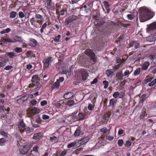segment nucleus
<instances>
[{
	"mask_svg": "<svg viewBox=\"0 0 156 156\" xmlns=\"http://www.w3.org/2000/svg\"><path fill=\"white\" fill-rule=\"evenodd\" d=\"M152 12L145 9H143L140 15V19L141 22H144L149 20L153 17Z\"/></svg>",
	"mask_w": 156,
	"mask_h": 156,
	"instance_id": "obj_1",
	"label": "nucleus"
},
{
	"mask_svg": "<svg viewBox=\"0 0 156 156\" xmlns=\"http://www.w3.org/2000/svg\"><path fill=\"white\" fill-rule=\"evenodd\" d=\"M32 146V145L30 143H26L23 147L19 149L20 152L21 154H25L28 152Z\"/></svg>",
	"mask_w": 156,
	"mask_h": 156,
	"instance_id": "obj_2",
	"label": "nucleus"
},
{
	"mask_svg": "<svg viewBox=\"0 0 156 156\" xmlns=\"http://www.w3.org/2000/svg\"><path fill=\"white\" fill-rule=\"evenodd\" d=\"M85 52L86 54L90 57L92 60L94 61L95 60L94 54L91 49H89L85 51Z\"/></svg>",
	"mask_w": 156,
	"mask_h": 156,
	"instance_id": "obj_3",
	"label": "nucleus"
},
{
	"mask_svg": "<svg viewBox=\"0 0 156 156\" xmlns=\"http://www.w3.org/2000/svg\"><path fill=\"white\" fill-rule=\"evenodd\" d=\"M52 58L51 57H49L47 59H44L43 60L44 64V68H48L49 67V64L53 61Z\"/></svg>",
	"mask_w": 156,
	"mask_h": 156,
	"instance_id": "obj_4",
	"label": "nucleus"
},
{
	"mask_svg": "<svg viewBox=\"0 0 156 156\" xmlns=\"http://www.w3.org/2000/svg\"><path fill=\"white\" fill-rule=\"evenodd\" d=\"M78 18V17L74 15L71 16L66 19L65 23L68 24L73 21L76 20Z\"/></svg>",
	"mask_w": 156,
	"mask_h": 156,
	"instance_id": "obj_5",
	"label": "nucleus"
},
{
	"mask_svg": "<svg viewBox=\"0 0 156 156\" xmlns=\"http://www.w3.org/2000/svg\"><path fill=\"white\" fill-rule=\"evenodd\" d=\"M81 74L82 77V79L84 81L86 80L88 76V73L84 70H82L81 71Z\"/></svg>",
	"mask_w": 156,
	"mask_h": 156,
	"instance_id": "obj_6",
	"label": "nucleus"
},
{
	"mask_svg": "<svg viewBox=\"0 0 156 156\" xmlns=\"http://www.w3.org/2000/svg\"><path fill=\"white\" fill-rule=\"evenodd\" d=\"M89 140V139L87 137L83 138L81 140L77 142L79 146L83 145L86 143Z\"/></svg>",
	"mask_w": 156,
	"mask_h": 156,
	"instance_id": "obj_7",
	"label": "nucleus"
},
{
	"mask_svg": "<svg viewBox=\"0 0 156 156\" xmlns=\"http://www.w3.org/2000/svg\"><path fill=\"white\" fill-rule=\"evenodd\" d=\"M149 30H154L156 29V22L151 23L148 27Z\"/></svg>",
	"mask_w": 156,
	"mask_h": 156,
	"instance_id": "obj_8",
	"label": "nucleus"
},
{
	"mask_svg": "<svg viewBox=\"0 0 156 156\" xmlns=\"http://www.w3.org/2000/svg\"><path fill=\"white\" fill-rule=\"evenodd\" d=\"M114 72L112 71L110 69H107L106 71V74L108 77L112 78L113 76V74Z\"/></svg>",
	"mask_w": 156,
	"mask_h": 156,
	"instance_id": "obj_9",
	"label": "nucleus"
},
{
	"mask_svg": "<svg viewBox=\"0 0 156 156\" xmlns=\"http://www.w3.org/2000/svg\"><path fill=\"white\" fill-rule=\"evenodd\" d=\"M37 41L34 39H31L30 40L29 44L31 46L35 47L36 45Z\"/></svg>",
	"mask_w": 156,
	"mask_h": 156,
	"instance_id": "obj_10",
	"label": "nucleus"
},
{
	"mask_svg": "<svg viewBox=\"0 0 156 156\" xmlns=\"http://www.w3.org/2000/svg\"><path fill=\"white\" fill-rule=\"evenodd\" d=\"M78 146V145L77 142H73L68 144L67 147L68 148H70L73 147V148H76Z\"/></svg>",
	"mask_w": 156,
	"mask_h": 156,
	"instance_id": "obj_11",
	"label": "nucleus"
},
{
	"mask_svg": "<svg viewBox=\"0 0 156 156\" xmlns=\"http://www.w3.org/2000/svg\"><path fill=\"white\" fill-rule=\"evenodd\" d=\"M123 76L122 72H119L117 73L116 76L119 80H121L122 79Z\"/></svg>",
	"mask_w": 156,
	"mask_h": 156,
	"instance_id": "obj_12",
	"label": "nucleus"
},
{
	"mask_svg": "<svg viewBox=\"0 0 156 156\" xmlns=\"http://www.w3.org/2000/svg\"><path fill=\"white\" fill-rule=\"evenodd\" d=\"M150 65V63L148 62H145L143 65L142 69L143 70H146Z\"/></svg>",
	"mask_w": 156,
	"mask_h": 156,
	"instance_id": "obj_13",
	"label": "nucleus"
},
{
	"mask_svg": "<svg viewBox=\"0 0 156 156\" xmlns=\"http://www.w3.org/2000/svg\"><path fill=\"white\" fill-rule=\"evenodd\" d=\"M147 41L152 42L156 40V36L151 35L147 38Z\"/></svg>",
	"mask_w": 156,
	"mask_h": 156,
	"instance_id": "obj_14",
	"label": "nucleus"
},
{
	"mask_svg": "<svg viewBox=\"0 0 156 156\" xmlns=\"http://www.w3.org/2000/svg\"><path fill=\"white\" fill-rule=\"evenodd\" d=\"M73 95V94L72 92H69L65 94L64 96L65 98L68 99L72 97Z\"/></svg>",
	"mask_w": 156,
	"mask_h": 156,
	"instance_id": "obj_15",
	"label": "nucleus"
},
{
	"mask_svg": "<svg viewBox=\"0 0 156 156\" xmlns=\"http://www.w3.org/2000/svg\"><path fill=\"white\" fill-rule=\"evenodd\" d=\"M60 82L58 80H57V81L52 85L51 88L53 90L55 88H58L59 86Z\"/></svg>",
	"mask_w": 156,
	"mask_h": 156,
	"instance_id": "obj_16",
	"label": "nucleus"
},
{
	"mask_svg": "<svg viewBox=\"0 0 156 156\" xmlns=\"http://www.w3.org/2000/svg\"><path fill=\"white\" fill-rule=\"evenodd\" d=\"M2 41L3 42H15L13 40V39L9 38L6 39L5 38H3L2 39Z\"/></svg>",
	"mask_w": 156,
	"mask_h": 156,
	"instance_id": "obj_17",
	"label": "nucleus"
},
{
	"mask_svg": "<svg viewBox=\"0 0 156 156\" xmlns=\"http://www.w3.org/2000/svg\"><path fill=\"white\" fill-rule=\"evenodd\" d=\"M13 40H14L15 42L16 41L20 42L21 43H23V41L22 40L21 37L18 36H16L14 38V39Z\"/></svg>",
	"mask_w": 156,
	"mask_h": 156,
	"instance_id": "obj_18",
	"label": "nucleus"
},
{
	"mask_svg": "<svg viewBox=\"0 0 156 156\" xmlns=\"http://www.w3.org/2000/svg\"><path fill=\"white\" fill-rule=\"evenodd\" d=\"M60 72L62 74H66L67 72V69L66 66H62L59 69Z\"/></svg>",
	"mask_w": 156,
	"mask_h": 156,
	"instance_id": "obj_19",
	"label": "nucleus"
},
{
	"mask_svg": "<svg viewBox=\"0 0 156 156\" xmlns=\"http://www.w3.org/2000/svg\"><path fill=\"white\" fill-rule=\"evenodd\" d=\"M80 132V127H78L75 131L74 135L76 136H79Z\"/></svg>",
	"mask_w": 156,
	"mask_h": 156,
	"instance_id": "obj_20",
	"label": "nucleus"
},
{
	"mask_svg": "<svg viewBox=\"0 0 156 156\" xmlns=\"http://www.w3.org/2000/svg\"><path fill=\"white\" fill-rule=\"evenodd\" d=\"M40 110L36 108V107H34L32 110V113L34 114H36L40 112Z\"/></svg>",
	"mask_w": 156,
	"mask_h": 156,
	"instance_id": "obj_21",
	"label": "nucleus"
},
{
	"mask_svg": "<svg viewBox=\"0 0 156 156\" xmlns=\"http://www.w3.org/2000/svg\"><path fill=\"white\" fill-rule=\"evenodd\" d=\"M41 133H36L34 135L33 138L35 140L38 139L41 136Z\"/></svg>",
	"mask_w": 156,
	"mask_h": 156,
	"instance_id": "obj_22",
	"label": "nucleus"
},
{
	"mask_svg": "<svg viewBox=\"0 0 156 156\" xmlns=\"http://www.w3.org/2000/svg\"><path fill=\"white\" fill-rule=\"evenodd\" d=\"M18 128L19 129H21L24 128L25 127V124L23 121L20 122L18 124Z\"/></svg>",
	"mask_w": 156,
	"mask_h": 156,
	"instance_id": "obj_23",
	"label": "nucleus"
},
{
	"mask_svg": "<svg viewBox=\"0 0 156 156\" xmlns=\"http://www.w3.org/2000/svg\"><path fill=\"white\" fill-rule=\"evenodd\" d=\"M131 44V46H134V47L136 48H137L139 46V44L138 43L136 42L135 41L132 42Z\"/></svg>",
	"mask_w": 156,
	"mask_h": 156,
	"instance_id": "obj_24",
	"label": "nucleus"
},
{
	"mask_svg": "<svg viewBox=\"0 0 156 156\" xmlns=\"http://www.w3.org/2000/svg\"><path fill=\"white\" fill-rule=\"evenodd\" d=\"M35 17L37 19H39L41 22L43 21L44 20V18L42 17V16L39 14H36Z\"/></svg>",
	"mask_w": 156,
	"mask_h": 156,
	"instance_id": "obj_25",
	"label": "nucleus"
},
{
	"mask_svg": "<svg viewBox=\"0 0 156 156\" xmlns=\"http://www.w3.org/2000/svg\"><path fill=\"white\" fill-rule=\"evenodd\" d=\"M16 15H17L16 12L13 11L10 13V17L11 18H14L16 16Z\"/></svg>",
	"mask_w": 156,
	"mask_h": 156,
	"instance_id": "obj_26",
	"label": "nucleus"
},
{
	"mask_svg": "<svg viewBox=\"0 0 156 156\" xmlns=\"http://www.w3.org/2000/svg\"><path fill=\"white\" fill-rule=\"evenodd\" d=\"M38 77L37 75H34L32 77V80H31V82L33 83H34L36 80H38Z\"/></svg>",
	"mask_w": 156,
	"mask_h": 156,
	"instance_id": "obj_27",
	"label": "nucleus"
},
{
	"mask_svg": "<svg viewBox=\"0 0 156 156\" xmlns=\"http://www.w3.org/2000/svg\"><path fill=\"white\" fill-rule=\"evenodd\" d=\"M139 54L137 53L136 52L134 51L133 52H130L129 53V55L130 56L131 55H133V58H134L136 56H138Z\"/></svg>",
	"mask_w": 156,
	"mask_h": 156,
	"instance_id": "obj_28",
	"label": "nucleus"
},
{
	"mask_svg": "<svg viewBox=\"0 0 156 156\" xmlns=\"http://www.w3.org/2000/svg\"><path fill=\"white\" fill-rule=\"evenodd\" d=\"M10 30H11L10 28H7L5 30L2 31L0 33L2 34H4L6 33H8L9 32Z\"/></svg>",
	"mask_w": 156,
	"mask_h": 156,
	"instance_id": "obj_29",
	"label": "nucleus"
},
{
	"mask_svg": "<svg viewBox=\"0 0 156 156\" xmlns=\"http://www.w3.org/2000/svg\"><path fill=\"white\" fill-rule=\"evenodd\" d=\"M74 104V101L73 100H69L67 102V105L70 106H72Z\"/></svg>",
	"mask_w": 156,
	"mask_h": 156,
	"instance_id": "obj_30",
	"label": "nucleus"
},
{
	"mask_svg": "<svg viewBox=\"0 0 156 156\" xmlns=\"http://www.w3.org/2000/svg\"><path fill=\"white\" fill-rule=\"evenodd\" d=\"M115 101V100L114 98L111 99L109 101V105L108 106H113L114 105Z\"/></svg>",
	"mask_w": 156,
	"mask_h": 156,
	"instance_id": "obj_31",
	"label": "nucleus"
},
{
	"mask_svg": "<svg viewBox=\"0 0 156 156\" xmlns=\"http://www.w3.org/2000/svg\"><path fill=\"white\" fill-rule=\"evenodd\" d=\"M156 83V79H154L153 81H151L148 84L149 86H152Z\"/></svg>",
	"mask_w": 156,
	"mask_h": 156,
	"instance_id": "obj_32",
	"label": "nucleus"
},
{
	"mask_svg": "<svg viewBox=\"0 0 156 156\" xmlns=\"http://www.w3.org/2000/svg\"><path fill=\"white\" fill-rule=\"evenodd\" d=\"M5 141V140L4 138H2L0 139V145L2 146L3 145Z\"/></svg>",
	"mask_w": 156,
	"mask_h": 156,
	"instance_id": "obj_33",
	"label": "nucleus"
},
{
	"mask_svg": "<svg viewBox=\"0 0 156 156\" xmlns=\"http://www.w3.org/2000/svg\"><path fill=\"white\" fill-rule=\"evenodd\" d=\"M140 68H138L134 72V75L136 76L138 75L140 73Z\"/></svg>",
	"mask_w": 156,
	"mask_h": 156,
	"instance_id": "obj_34",
	"label": "nucleus"
},
{
	"mask_svg": "<svg viewBox=\"0 0 156 156\" xmlns=\"http://www.w3.org/2000/svg\"><path fill=\"white\" fill-rule=\"evenodd\" d=\"M110 116V114L106 113L104 115L103 118L105 120H108V119Z\"/></svg>",
	"mask_w": 156,
	"mask_h": 156,
	"instance_id": "obj_35",
	"label": "nucleus"
},
{
	"mask_svg": "<svg viewBox=\"0 0 156 156\" xmlns=\"http://www.w3.org/2000/svg\"><path fill=\"white\" fill-rule=\"evenodd\" d=\"M153 78V77H151L148 78L144 80L145 83H147L151 81Z\"/></svg>",
	"mask_w": 156,
	"mask_h": 156,
	"instance_id": "obj_36",
	"label": "nucleus"
},
{
	"mask_svg": "<svg viewBox=\"0 0 156 156\" xmlns=\"http://www.w3.org/2000/svg\"><path fill=\"white\" fill-rule=\"evenodd\" d=\"M28 96L27 95H24L21 98V100L24 102L27 100L28 98Z\"/></svg>",
	"mask_w": 156,
	"mask_h": 156,
	"instance_id": "obj_37",
	"label": "nucleus"
},
{
	"mask_svg": "<svg viewBox=\"0 0 156 156\" xmlns=\"http://www.w3.org/2000/svg\"><path fill=\"white\" fill-rule=\"evenodd\" d=\"M146 95L145 94H143L140 98V101H141L142 103L145 101V99Z\"/></svg>",
	"mask_w": 156,
	"mask_h": 156,
	"instance_id": "obj_38",
	"label": "nucleus"
},
{
	"mask_svg": "<svg viewBox=\"0 0 156 156\" xmlns=\"http://www.w3.org/2000/svg\"><path fill=\"white\" fill-rule=\"evenodd\" d=\"M118 144L119 145V147H121L123 144V141L122 140H118Z\"/></svg>",
	"mask_w": 156,
	"mask_h": 156,
	"instance_id": "obj_39",
	"label": "nucleus"
},
{
	"mask_svg": "<svg viewBox=\"0 0 156 156\" xmlns=\"http://www.w3.org/2000/svg\"><path fill=\"white\" fill-rule=\"evenodd\" d=\"M103 84L105 85L104 88H107L108 87V82L107 81L105 80L103 81Z\"/></svg>",
	"mask_w": 156,
	"mask_h": 156,
	"instance_id": "obj_40",
	"label": "nucleus"
},
{
	"mask_svg": "<svg viewBox=\"0 0 156 156\" xmlns=\"http://www.w3.org/2000/svg\"><path fill=\"white\" fill-rule=\"evenodd\" d=\"M57 137L55 136H54L53 137H50L49 139L51 142H55V140L57 139Z\"/></svg>",
	"mask_w": 156,
	"mask_h": 156,
	"instance_id": "obj_41",
	"label": "nucleus"
},
{
	"mask_svg": "<svg viewBox=\"0 0 156 156\" xmlns=\"http://www.w3.org/2000/svg\"><path fill=\"white\" fill-rule=\"evenodd\" d=\"M101 132H103L105 134L108 132V129L106 128H104L101 129Z\"/></svg>",
	"mask_w": 156,
	"mask_h": 156,
	"instance_id": "obj_42",
	"label": "nucleus"
},
{
	"mask_svg": "<svg viewBox=\"0 0 156 156\" xmlns=\"http://www.w3.org/2000/svg\"><path fill=\"white\" fill-rule=\"evenodd\" d=\"M14 51L17 53H20L22 51L21 48H16L14 49Z\"/></svg>",
	"mask_w": 156,
	"mask_h": 156,
	"instance_id": "obj_43",
	"label": "nucleus"
},
{
	"mask_svg": "<svg viewBox=\"0 0 156 156\" xmlns=\"http://www.w3.org/2000/svg\"><path fill=\"white\" fill-rule=\"evenodd\" d=\"M120 94L118 92H116L114 93L113 95V97L116 98H117L119 95Z\"/></svg>",
	"mask_w": 156,
	"mask_h": 156,
	"instance_id": "obj_44",
	"label": "nucleus"
},
{
	"mask_svg": "<svg viewBox=\"0 0 156 156\" xmlns=\"http://www.w3.org/2000/svg\"><path fill=\"white\" fill-rule=\"evenodd\" d=\"M0 133L1 135H2L5 137H7L8 136L7 134V133L4 132L3 131H0Z\"/></svg>",
	"mask_w": 156,
	"mask_h": 156,
	"instance_id": "obj_45",
	"label": "nucleus"
},
{
	"mask_svg": "<svg viewBox=\"0 0 156 156\" xmlns=\"http://www.w3.org/2000/svg\"><path fill=\"white\" fill-rule=\"evenodd\" d=\"M94 107L93 105L90 104L88 106V109L90 110H92L94 109Z\"/></svg>",
	"mask_w": 156,
	"mask_h": 156,
	"instance_id": "obj_46",
	"label": "nucleus"
},
{
	"mask_svg": "<svg viewBox=\"0 0 156 156\" xmlns=\"http://www.w3.org/2000/svg\"><path fill=\"white\" fill-rule=\"evenodd\" d=\"M78 116L79 118L81 119H83L84 118V116L83 115V114L80 113L79 114Z\"/></svg>",
	"mask_w": 156,
	"mask_h": 156,
	"instance_id": "obj_47",
	"label": "nucleus"
},
{
	"mask_svg": "<svg viewBox=\"0 0 156 156\" xmlns=\"http://www.w3.org/2000/svg\"><path fill=\"white\" fill-rule=\"evenodd\" d=\"M27 56L28 57H31L33 56V53L31 51H28L27 52Z\"/></svg>",
	"mask_w": 156,
	"mask_h": 156,
	"instance_id": "obj_48",
	"label": "nucleus"
},
{
	"mask_svg": "<svg viewBox=\"0 0 156 156\" xmlns=\"http://www.w3.org/2000/svg\"><path fill=\"white\" fill-rule=\"evenodd\" d=\"M51 0H47L46 1L47 6L48 8L51 7Z\"/></svg>",
	"mask_w": 156,
	"mask_h": 156,
	"instance_id": "obj_49",
	"label": "nucleus"
},
{
	"mask_svg": "<svg viewBox=\"0 0 156 156\" xmlns=\"http://www.w3.org/2000/svg\"><path fill=\"white\" fill-rule=\"evenodd\" d=\"M5 110L6 111V109H5L4 106H2L0 107V112H3Z\"/></svg>",
	"mask_w": 156,
	"mask_h": 156,
	"instance_id": "obj_50",
	"label": "nucleus"
},
{
	"mask_svg": "<svg viewBox=\"0 0 156 156\" xmlns=\"http://www.w3.org/2000/svg\"><path fill=\"white\" fill-rule=\"evenodd\" d=\"M6 61H3L0 62V66L2 67L3 66L5 65Z\"/></svg>",
	"mask_w": 156,
	"mask_h": 156,
	"instance_id": "obj_51",
	"label": "nucleus"
},
{
	"mask_svg": "<svg viewBox=\"0 0 156 156\" xmlns=\"http://www.w3.org/2000/svg\"><path fill=\"white\" fill-rule=\"evenodd\" d=\"M36 21V20L34 18H33L30 20V22L32 25H34Z\"/></svg>",
	"mask_w": 156,
	"mask_h": 156,
	"instance_id": "obj_52",
	"label": "nucleus"
},
{
	"mask_svg": "<svg viewBox=\"0 0 156 156\" xmlns=\"http://www.w3.org/2000/svg\"><path fill=\"white\" fill-rule=\"evenodd\" d=\"M18 15L19 17L21 18H22L24 16V14L22 12H20Z\"/></svg>",
	"mask_w": 156,
	"mask_h": 156,
	"instance_id": "obj_53",
	"label": "nucleus"
},
{
	"mask_svg": "<svg viewBox=\"0 0 156 156\" xmlns=\"http://www.w3.org/2000/svg\"><path fill=\"white\" fill-rule=\"evenodd\" d=\"M17 103L19 104H22L23 102L24 101H23V100L22 101V100H21V98H20L19 99L17 100Z\"/></svg>",
	"mask_w": 156,
	"mask_h": 156,
	"instance_id": "obj_54",
	"label": "nucleus"
},
{
	"mask_svg": "<svg viewBox=\"0 0 156 156\" xmlns=\"http://www.w3.org/2000/svg\"><path fill=\"white\" fill-rule=\"evenodd\" d=\"M49 118V116L46 115H42V118L44 120L48 119Z\"/></svg>",
	"mask_w": 156,
	"mask_h": 156,
	"instance_id": "obj_55",
	"label": "nucleus"
},
{
	"mask_svg": "<svg viewBox=\"0 0 156 156\" xmlns=\"http://www.w3.org/2000/svg\"><path fill=\"white\" fill-rule=\"evenodd\" d=\"M12 68V67L11 66H8L4 68V69L6 70H9Z\"/></svg>",
	"mask_w": 156,
	"mask_h": 156,
	"instance_id": "obj_56",
	"label": "nucleus"
},
{
	"mask_svg": "<svg viewBox=\"0 0 156 156\" xmlns=\"http://www.w3.org/2000/svg\"><path fill=\"white\" fill-rule=\"evenodd\" d=\"M103 3L106 8H108V3L107 1H105Z\"/></svg>",
	"mask_w": 156,
	"mask_h": 156,
	"instance_id": "obj_57",
	"label": "nucleus"
},
{
	"mask_svg": "<svg viewBox=\"0 0 156 156\" xmlns=\"http://www.w3.org/2000/svg\"><path fill=\"white\" fill-rule=\"evenodd\" d=\"M47 103V102L46 101H41V105L42 106H44L46 105Z\"/></svg>",
	"mask_w": 156,
	"mask_h": 156,
	"instance_id": "obj_58",
	"label": "nucleus"
},
{
	"mask_svg": "<svg viewBox=\"0 0 156 156\" xmlns=\"http://www.w3.org/2000/svg\"><path fill=\"white\" fill-rule=\"evenodd\" d=\"M7 55L10 58H12L14 56L13 53L10 52L7 53Z\"/></svg>",
	"mask_w": 156,
	"mask_h": 156,
	"instance_id": "obj_59",
	"label": "nucleus"
},
{
	"mask_svg": "<svg viewBox=\"0 0 156 156\" xmlns=\"http://www.w3.org/2000/svg\"><path fill=\"white\" fill-rule=\"evenodd\" d=\"M120 66V64H118L117 65H115L113 67V68L115 69V70H117L119 68V67Z\"/></svg>",
	"mask_w": 156,
	"mask_h": 156,
	"instance_id": "obj_60",
	"label": "nucleus"
},
{
	"mask_svg": "<svg viewBox=\"0 0 156 156\" xmlns=\"http://www.w3.org/2000/svg\"><path fill=\"white\" fill-rule=\"evenodd\" d=\"M31 104L33 105H35L37 103V101L35 100H32L31 101Z\"/></svg>",
	"mask_w": 156,
	"mask_h": 156,
	"instance_id": "obj_61",
	"label": "nucleus"
},
{
	"mask_svg": "<svg viewBox=\"0 0 156 156\" xmlns=\"http://www.w3.org/2000/svg\"><path fill=\"white\" fill-rule=\"evenodd\" d=\"M98 80L97 78H95L94 80L91 83V84H95L97 82Z\"/></svg>",
	"mask_w": 156,
	"mask_h": 156,
	"instance_id": "obj_62",
	"label": "nucleus"
},
{
	"mask_svg": "<svg viewBox=\"0 0 156 156\" xmlns=\"http://www.w3.org/2000/svg\"><path fill=\"white\" fill-rule=\"evenodd\" d=\"M128 18L130 20H132L133 19V16L131 14H128L127 15Z\"/></svg>",
	"mask_w": 156,
	"mask_h": 156,
	"instance_id": "obj_63",
	"label": "nucleus"
},
{
	"mask_svg": "<svg viewBox=\"0 0 156 156\" xmlns=\"http://www.w3.org/2000/svg\"><path fill=\"white\" fill-rule=\"evenodd\" d=\"M66 151H63L61 154L59 156H64L66 154Z\"/></svg>",
	"mask_w": 156,
	"mask_h": 156,
	"instance_id": "obj_64",
	"label": "nucleus"
}]
</instances>
